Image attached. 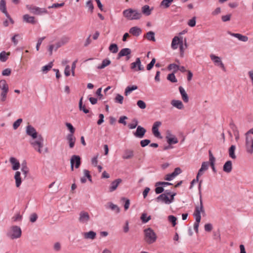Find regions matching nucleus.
Wrapping results in <instances>:
<instances>
[{"label":"nucleus","mask_w":253,"mask_h":253,"mask_svg":"<svg viewBox=\"0 0 253 253\" xmlns=\"http://www.w3.org/2000/svg\"><path fill=\"white\" fill-rule=\"evenodd\" d=\"M168 220L172 223L173 226H174L176 224V218L173 215H169L168 217Z\"/></svg>","instance_id":"50"},{"label":"nucleus","mask_w":253,"mask_h":253,"mask_svg":"<svg viewBox=\"0 0 253 253\" xmlns=\"http://www.w3.org/2000/svg\"><path fill=\"white\" fill-rule=\"evenodd\" d=\"M209 166V163L208 162H203L201 165V169L203 171H206L208 169Z\"/></svg>","instance_id":"61"},{"label":"nucleus","mask_w":253,"mask_h":253,"mask_svg":"<svg viewBox=\"0 0 253 253\" xmlns=\"http://www.w3.org/2000/svg\"><path fill=\"white\" fill-rule=\"evenodd\" d=\"M167 79L172 83H176L177 82L174 73L169 74L167 77Z\"/></svg>","instance_id":"48"},{"label":"nucleus","mask_w":253,"mask_h":253,"mask_svg":"<svg viewBox=\"0 0 253 253\" xmlns=\"http://www.w3.org/2000/svg\"><path fill=\"white\" fill-rule=\"evenodd\" d=\"M26 8L35 15H42L48 13L47 10L44 8H40L32 5H27Z\"/></svg>","instance_id":"5"},{"label":"nucleus","mask_w":253,"mask_h":253,"mask_svg":"<svg viewBox=\"0 0 253 253\" xmlns=\"http://www.w3.org/2000/svg\"><path fill=\"white\" fill-rule=\"evenodd\" d=\"M0 89L1 91H9V86L5 80H0Z\"/></svg>","instance_id":"33"},{"label":"nucleus","mask_w":253,"mask_h":253,"mask_svg":"<svg viewBox=\"0 0 253 253\" xmlns=\"http://www.w3.org/2000/svg\"><path fill=\"white\" fill-rule=\"evenodd\" d=\"M210 58L214 62L215 65L219 66L223 71H226L225 67L219 57L211 54L210 55Z\"/></svg>","instance_id":"10"},{"label":"nucleus","mask_w":253,"mask_h":253,"mask_svg":"<svg viewBox=\"0 0 253 253\" xmlns=\"http://www.w3.org/2000/svg\"><path fill=\"white\" fill-rule=\"evenodd\" d=\"M144 240L148 244L154 243L157 239V235L153 230L148 228L144 230Z\"/></svg>","instance_id":"3"},{"label":"nucleus","mask_w":253,"mask_h":253,"mask_svg":"<svg viewBox=\"0 0 253 253\" xmlns=\"http://www.w3.org/2000/svg\"><path fill=\"white\" fill-rule=\"evenodd\" d=\"M169 70H173L174 72L178 70V65L175 64H170L168 67Z\"/></svg>","instance_id":"58"},{"label":"nucleus","mask_w":253,"mask_h":253,"mask_svg":"<svg viewBox=\"0 0 253 253\" xmlns=\"http://www.w3.org/2000/svg\"><path fill=\"white\" fill-rule=\"evenodd\" d=\"M158 202H161L166 204H169V197L166 194H161L156 198Z\"/></svg>","instance_id":"20"},{"label":"nucleus","mask_w":253,"mask_h":253,"mask_svg":"<svg viewBox=\"0 0 253 253\" xmlns=\"http://www.w3.org/2000/svg\"><path fill=\"white\" fill-rule=\"evenodd\" d=\"M110 63H111V61L109 59H104L102 61L101 64L99 65L97 67V68L98 69H103V68H105L106 66L110 65Z\"/></svg>","instance_id":"38"},{"label":"nucleus","mask_w":253,"mask_h":253,"mask_svg":"<svg viewBox=\"0 0 253 253\" xmlns=\"http://www.w3.org/2000/svg\"><path fill=\"white\" fill-rule=\"evenodd\" d=\"M71 163V169L72 171L74 170V165L75 164V168L78 169L81 165V158L78 155H73L71 157L70 160Z\"/></svg>","instance_id":"8"},{"label":"nucleus","mask_w":253,"mask_h":253,"mask_svg":"<svg viewBox=\"0 0 253 253\" xmlns=\"http://www.w3.org/2000/svg\"><path fill=\"white\" fill-rule=\"evenodd\" d=\"M179 91L181 95L182 99L185 103H187L189 101V97L186 92L184 88L182 86L179 87Z\"/></svg>","instance_id":"21"},{"label":"nucleus","mask_w":253,"mask_h":253,"mask_svg":"<svg viewBox=\"0 0 253 253\" xmlns=\"http://www.w3.org/2000/svg\"><path fill=\"white\" fill-rule=\"evenodd\" d=\"M30 143L33 148L39 153H42V149L43 147V139L41 135H39L36 139H32Z\"/></svg>","instance_id":"2"},{"label":"nucleus","mask_w":253,"mask_h":253,"mask_svg":"<svg viewBox=\"0 0 253 253\" xmlns=\"http://www.w3.org/2000/svg\"><path fill=\"white\" fill-rule=\"evenodd\" d=\"M122 180L121 179H117L114 181H113L110 185L109 187V191L110 192H113L118 187L119 184L121 182Z\"/></svg>","instance_id":"27"},{"label":"nucleus","mask_w":253,"mask_h":253,"mask_svg":"<svg viewBox=\"0 0 253 253\" xmlns=\"http://www.w3.org/2000/svg\"><path fill=\"white\" fill-rule=\"evenodd\" d=\"M134 156V151L131 149H126L124 151L122 155V158L124 160L131 159Z\"/></svg>","instance_id":"16"},{"label":"nucleus","mask_w":253,"mask_h":253,"mask_svg":"<svg viewBox=\"0 0 253 253\" xmlns=\"http://www.w3.org/2000/svg\"><path fill=\"white\" fill-rule=\"evenodd\" d=\"M173 1V0H163L160 3V6L163 8H168Z\"/></svg>","instance_id":"35"},{"label":"nucleus","mask_w":253,"mask_h":253,"mask_svg":"<svg viewBox=\"0 0 253 253\" xmlns=\"http://www.w3.org/2000/svg\"><path fill=\"white\" fill-rule=\"evenodd\" d=\"M68 41H69V38H68L65 37V38H63L62 39V41L61 42H58L56 43L55 47V50H57L59 47L61 46L63 44H64L65 43L68 42Z\"/></svg>","instance_id":"41"},{"label":"nucleus","mask_w":253,"mask_h":253,"mask_svg":"<svg viewBox=\"0 0 253 253\" xmlns=\"http://www.w3.org/2000/svg\"><path fill=\"white\" fill-rule=\"evenodd\" d=\"M8 54L3 51L0 53V60L2 62H5L7 59Z\"/></svg>","instance_id":"47"},{"label":"nucleus","mask_w":253,"mask_h":253,"mask_svg":"<svg viewBox=\"0 0 253 253\" xmlns=\"http://www.w3.org/2000/svg\"><path fill=\"white\" fill-rule=\"evenodd\" d=\"M109 50L113 53H116L118 51V47L117 44L116 43H112L110 44L109 47Z\"/></svg>","instance_id":"43"},{"label":"nucleus","mask_w":253,"mask_h":253,"mask_svg":"<svg viewBox=\"0 0 253 253\" xmlns=\"http://www.w3.org/2000/svg\"><path fill=\"white\" fill-rule=\"evenodd\" d=\"M246 149L248 153L250 154L253 153V140L249 141L246 139Z\"/></svg>","instance_id":"31"},{"label":"nucleus","mask_w":253,"mask_h":253,"mask_svg":"<svg viewBox=\"0 0 253 253\" xmlns=\"http://www.w3.org/2000/svg\"><path fill=\"white\" fill-rule=\"evenodd\" d=\"M156 62L155 58H153L147 66V70H150L154 66L155 63Z\"/></svg>","instance_id":"62"},{"label":"nucleus","mask_w":253,"mask_h":253,"mask_svg":"<svg viewBox=\"0 0 253 253\" xmlns=\"http://www.w3.org/2000/svg\"><path fill=\"white\" fill-rule=\"evenodd\" d=\"M22 231L21 228L18 226H11L6 235L11 239L19 238L21 237Z\"/></svg>","instance_id":"4"},{"label":"nucleus","mask_w":253,"mask_h":253,"mask_svg":"<svg viewBox=\"0 0 253 253\" xmlns=\"http://www.w3.org/2000/svg\"><path fill=\"white\" fill-rule=\"evenodd\" d=\"M129 32L130 34H131L133 36H135V37H138L141 34L142 30L140 28H139L137 26H135V27H131L129 29Z\"/></svg>","instance_id":"19"},{"label":"nucleus","mask_w":253,"mask_h":253,"mask_svg":"<svg viewBox=\"0 0 253 253\" xmlns=\"http://www.w3.org/2000/svg\"><path fill=\"white\" fill-rule=\"evenodd\" d=\"M79 108L80 110L83 111L85 114L89 112V110L85 108L84 105H83V97L80 99L79 101Z\"/></svg>","instance_id":"45"},{"label":"nucleus","mask_w":253,"mask_h":253,"mask_svg":"<svg viewBox=\"0 0 253 253\" xmlns=\"http://www.w3.org/2000/svg\"><path fill=\"white\" fill-rule=\"evenodd\" d=\"M22 122V119H18L15 122H14L13 124V128L14 129H16L20 125L21 123Z\"/></svg>","instance_id":"52"},{"label":"nucleus","mask_w":253,"mask_h":253,"mask_svg":"<svg viewBox=\"0 0 253 253\" xmlns=\"http://www.w3.org/2000/svg\"><path fill=\"white\" fill-rule=\"evenodd\" d=\"M26 133L31 136L32 139H36L39 136L36 129L30 125H28L26 127Z\"/></svg>","instance_id":"12"},{"label":"nucleus","mask_w":253,"mask_h":253,"mask_svg":"<svg viewBox=\"0 0 253 253\" xmlns=\"http://www.w3.org/2000/svg\"><path fill=\"white\" fill-rule=\"evenodd\" d=\"M122 201H124L125 202V205H124V208L126 211L128 210V209L130 205V201L129 199H126L124 197L122 198Z\"/></svg>","instance_id":"55"},{"label":"nucleus","mask_w":253,"mask_h":253,"mask_svg":"<svg viewBox=\"0 0 253 253\" xmlns=\"http://www.w3.org/2000/svg\"><path fill=\"white\" fill-rule=\"evenodd\" d=\"M150 143V140L149 139H144L140 141V145L141 147H144L148 145Z\"/></svg>","instance_id":"64"},{"label":"nucleus","mask_w":253,"mask_h":253,"mask_svg":"<svg viewBox=\"0 0 253 253\" xmlns=\"http://www.w3.org/2000/svg\"><path fill=\"white\" fill-rule=\"evenodd\" d=\"M182 40V38H181V40L180 38L177 36H175L172 40L171 47L173 49H177L178 47V44L179 43H181V41Z\"/></svg>","instance_id":"22"},{"label":"nucleus","mask_w":253,"mask_h":253,"mask_svg":"<svg viewBox=\"0 0 253 253\" xmlns=\"http://www.w3.org/2000/svg\"><path fill=\"white\" fill-rule=\"evenodd\" d=\"M137 105L140 109H144L146 107L145 103L141 100H139L137 102Z\"/></svg>","instance_id":"56"},{"label":"nucleus","mask_w":253,"mask_h":253,"mask_svg":"<svg viewBox=\"0 0 253 253\" xmlns=\"http://www.w3.org/2000/svg\"><path fill=\"white\" fill-rule=\"evenodd\" d=\"M67 139L68 141L70 148H73L74 147L76 141V138L74 134H68L67 135Z\"/></svg>","instance_id":"24"},{"label":"nucleus","mask_w":253,"mask_h":253,"mask_svg":"<svg viewBox=\"0 0 253 253\" xmlns=\"http://www.w3.org/2000/svg\"><path fill=\"white\" fill-rule=\"evenodd\" d=\"M162 125V123L160 121L155 122L153 125L152 131L153 135L157 137L161 138V133L159 131V127Z\"/></svg>","instance_id":"11"},{"label":"nucleus","mask_w":253,"mask_h":253,"mask_svg":"<svg viewBox=\"0 0 253 253\" xmlns=\"http://www.w3.org/2000/svg\"><path fill=\"white\" fill-rule=\"evenodd\" d=\"M83 236L85 239H91L93 240L96 238V233L94 231H90L87 232H84Z\"/></svg>","instance_id":"23"},{"label":"nucleus","mask_w":253,"mask_h":253,"mask_svg":"<svg viewBox=\"0 0 253 253\" xmlns=\"http://www.w3.org/2000/svg\"><path fill=\"white\" fill-rule=\"evenodd\" d=\"M9 91H1L0 97V100L2 102H4L6 100L7 98V94L8 93Z\"/></svg>","instance_id":"49"},{"label":"nucleus","mask_w":253,"mask_h":253,"mask_svg":"<svg viewBox=\"0 0 253 253\" xmlns=\"http://www.w3.org/2000/svg\"><path fill=\"white\" fill-rule=\"evenodd\" d=\"M203 181L201 180L199 181V194H200V205L196 206L195 207V210L194 213H198L199 214H201V213H205V210L204 209V206L203 204V201H202V197L201 195V184Z\"/></svg>","instance_id":"6"},{"label":"nucleus","mask_w":253,"mask_h":253,"mask_svg":"<svg viewBox=\"0 0 253 253\" xmlns=\"http://www.w3.org/2000/svg\"><path fill=\"white\" fill-rule=\"evenodd\" d=\"M171 185H172V184L168 182H157L155 184V186H163L164 187Z\"/></svg>","instance_id":"60"},{"label":"nucleus","mask_w":253,"mask_h":253,"mask_svg":"<svg viewBox=\"0 0 253 253\" xmlns=\"http://www.w3.org/2000/svg\"><path fill=\"white\" fill-rule=\"evenodd\" d=\"M124 100V97L120 94H117L115 98H114V101L116 103H119L120 104H122L123 103Z\"/></svg>","instance_id":"42"},{"label":"nucleus","mask_w":253,"mask_h":253,"mask_svg":"<svg viewBox=\"0 0 253 253\" xmlns=\"http://www.w3.org/2000/svg\"><path fill=\"white\" fill-rule=\"evenodd\" d=\"M232 169V164L231 161H227L223 165V170L226 173H229Z\"/></svg>","instance_id":"26"},{"label":"nucleus","mask_w":253,"mask_h":253,"mask_svg":"<svg viewBox=\"0 0 253 253\" xmlns=\"http://www.w3.org/2000/svg\"><path fill=\"white\" fill-rule=\"evenodd\" d=\"M146 132V130L144 127L138 126L137 127L136 131L133 132V134L136 137L142 138L144 137Z\"/></svg>","instance_id":"14"},{"label":"nucleus","mask_w":253,"mask_h":253,"mask_svg":"<svg viewBox=\"0 0 253 253\" xmlns=\"http://www.w3.org/2000/svg\"><path fill=\"white\" fill-rule=\"evenodd\" d=\"M170 103L173 107L178 109L182 110L184 108V105L180 100L173 99L171 101Z\"/></svg>","instance_id":"18"},{"label":"nucleus","mask_w":253,"mask_h":253,"mask_svg":"<svg viewBox=\"0 0 253 253\" xmlns=\"http://www.w3.org/2000/svg\"><path fill=\"white\" fill-rule=\"evenodd\" d=\"M131 52V49L129 48H123L119 52L117 58L120 59L121 57L126 56L127 60H128L130 58V54Z\"/></svg>","instance_id":"13"},{"label":"nucleus","mask_w":253,"mask_h":253,"mask_svg":"<svg viewBox=\"0 0 253 253\" xmlns=\"http://www.w3.org/2000/svg\"><path fill=\"white\" fill-rule=\"evenodd\" d=\"M137 89V86L135 85H133L132 86H128L126 87L125 91V95L126 96H127L128 94L130 93L133 90H135Z\"/></svg>","instance_id":"37"},{"label":"nucleus","mask_w":253,"mask_h":253,"mask_svg":"<svg viewBox=\"0 0 253 253\" xmlns=\"http://www.w3.org/2000/svg\"><path fill=\"white\" fill-rule=\"evenodd\" d=\"M130 69L134 71H144V68L141 64L139 58H137L135 62L131 63Z\"/></svg>","instance_id":"9"},{"label":"nucleus","mask_w":253,"mask_h":253,"mask_svg":"<svg viewBox=\"0 0 253 253\" xmlns=\"http://www.w3.org/2000/svg\"><path fill=\"white\" fill-rule=\"evenodd\" d=\"M166 139L167 140L168 143L169 145L174 144L178 143L177 138L172 134H170L169 135H167L166 136Z\"/></svg>","instance_id":"25"},{"label":"nucleus","mask_w":253,"mask_h":253,"mask_svg":"<svg viewBox=\"0 0 253 253\" xmlns=\"http://www.w3.org/2000/svg\"><path fill=\"white\" fill-rule=\"evenodd\" d=\"M175 177L174 174L172 172L166 175L165 180L167 181H171Z\"/></svg>","instance_id":"57"},{"label":"nucleus","mask_w":253,"mask_h":253,"mask_svg":"<svg viewBox=\"0 0 253 253\" xmlns=\"http://www.w3.org/2000/svg\"><path fill=\"white\" fill-rule=\"evenodd\" d=\"M142 13L146 16H149L152 12L153 8H150L148 5H145L141 8Z\"/></svg>","instance_id":"30"},{"label":"nucleus","mask_w":253,"mask_h":253,"mask_svg":"<svg viewBox=\"0 0 253 253\" xmlns=\"http://www.w3.org/2000/svg\"><path fill=\"white\" fill-rule=\"evenodd\" d=\"M138 125V121L136 119H134L132 120V123L128 124V126L130 129L135 128Z\"/></svg>","instance_id":"53"},{"label":"nucleus","mask_w":253,"mask_h":253,"mask_svg":"<svg viewBox=\"0 0 253 253\" xmlns=\"http://www.w3.org/2000/svg\"><path fill=\"white\" fill-rule=\"evenodd\" d=\"M156 188H155V192L156 194H159L162 193L164 191V189L163 186H155Z\"/></svg>","instance_id":"59"},{"label":"nucleus","mask_w":253,"mask_h":253,"mask_svg":"<svg viewBox=\"0 0 253 253\" xmlns=\"http://www.w3.org/2000/svg\"><path fill=\"white\" fill-rule=\"evenodd\" d=\"M24 21L26 23H31L34 24L36 23V21L35 20V17L33 16H31L28 14H25L23 17Z\"/></svg>","instance_id":"29"},{"label":"nucleus","mask_w":253,"mask_h":253,"mask_svg":"<svg viewBox=\"0 0 253 253\" xmlns=\"http://www.w3.org/2000/svg\"><path fill=\"white\" fill-rule=\"evenodd\" d=\"M123 16L128 20H139L142 17V13L136 9L128 8L123 12Z\"/></svg>","instance_id":"1"},{"label":"nucleus","mask_w":253,"mask_h":253,"mask_svg":"<svg viewBox=\"0 0 253 253\" xmlns=\"http://www.w3.org/2000/svg\"><path fill=\"white\" fill-rule=\"evenodd\" d=\"M127 119V117H126L125 116H122L120 118V119L119 120V123L120 124H122L126 126V120Z\"/></svg>","instance_id":"63"},{"label":"nucleus","mask_w":253,"mask_h":253,"mask_svg":"<svg viewBox=\"0 0 253 253\" xmlns=\"http://www.w3.org/2000/svg\"><path fill=\"white\" fill-rule=\"evenodd\" d=\"M53 63L52 62H50L48 64L42 67V71L43 73H46L47 71H49L51 68L52 67Z\"/></svg>","instance_id":"46"},{"label":"nucleus","mask_w":253,"mask_h":253,"mask_svg":"<svg viewBox=\"0 0 253 253\" xmlns=\"http://www.w3.org/2000/svg\"><path fill=\"white\" fill-rule=\"evenodd\" d=\"M85 6L86 7L88 8V10L90 11V13L93 12L94 9V5L91 0H89L87 1H86Z\"/></svg>","instance_id":"40"},{"label":"nucleus","mask_w":253,"mask_h":253,"mask_svg":"<svg viewBox=\"0 0 253 253\" xmlns=\"http://www.w3.org/2000/svg\"><path fill=\"white\" fill-rule=\"evenodd\" d=\"M235 150L236 146L233 145H231L228 150L229 156L232 159H235L236 158V156L235 154Z\"/></svg>","instance_id":"36"},{"label":"nucleus","mask_w":253,"mask_h":253,"mask_svg":"<svg viewBox=\"0 0 253 253\" xmlns=\"http://www.w3.org/2000/svg\"><path fill=\"white\" fill-rule=\"evenodd\" d=\"M227 33L228 34L231 35V36L237 38L239 41L244 42H246L248 41V38L246 36L242 35L239 33H233L230 31H227Z\"/></svg>","instance_id":"15"},{"label":"nucleus","mask_w":253,"mask_h":253,"mask_svg":"<svg viewBox=\"0 0 253 253\" xmlns=\"http://www.w3.org/2000/svg\"><path fill=\"white\" fill-rule=\"evenodd\" d=\"M9 162L12 164V169L14 170L18 169L20 168V163L19 161L14 157H10Z\"/></svg>","instance_id":"17"},{"label":"nucleus","mask_w":253,"mask_h":253,"mask_svg":"<svg viewBox=\"0 0 253 253\" xmlns=\"http://www.w3.org/2000/svg\"><path fill=\"white\" fill-rule=\"evenodd\" d=\"M0 10L5 14L6 16H8V13L6 10V0H0Z\"/></svg>","instance_id":"28"},{"label":"nucleus","mask_w":253,"mask_h":253,"mask_svg":"<svg viewBox=\"0 0 253 253\" xmlns=\"http://www.w3.org/2000/svg\"><path fill=\"white\" fill-rule=\"evenodd\" d=\"M21 171H22L23 173L24 174L25 177H26L29 172V169L27 167L26 162L23 163L22 164Z\"/></svg>","instance_id":"44"},{"label":"nucleus","mask_w":253,"mask_h":253,"mask_svg":"<svg viewBox=\"0 0 253 253\" xmlns=\"http://www.w3.org/2000/svg\"><path fill=\"white\" fill-rule=\"evenodd\" d=\"M14 179L15 180L16 186L19 187L22 182L21 178V173L20 171H16L14 175Z\"/></svg>","instance_id":"34"},{"label":"nucleus","mask_w":253,"mask_h":253,"mask_svg":"<svg viewBox=\"0 0 253 253\" xmlns=\"http://www.w3.org/2000/svg\"><path fill=\"white\" fill-rule=\"evenodd\" d=\"M146 38L149 41H151L153 42H155L156 39L155 38V33L154 32L149 31L147 33Z\"/></svg>","instance_id":"39"},{"label":"nucleus","mask_w":253,"mask_h":253,"mask_svg":"<svg viewBox=\"0 0 253 253\" xmlns=\"http://www.w3.org/2000/svg\"><path fill=\"white\" fill-rule=\"evenodd\" d=\"M106 206L107 208L110 209L112 211H115L117 213L120 211V208L117 205L114 204L112 202L108 203Z\"/></svg>","instance_id":"32"},{"label":"nucleus","mask_w":253,"mask_h":253,"mask_svg":"<svg viewBox=\"0 0 253 253\" xmlns=\"http://www.w3.org/2000/svg\"><path fill=\"white\" fill-rule=\"evenodd\" d=\"M141 219L142 220L143 222L146 223L151 219V216H147L146 213H143L141 215Z\"/></svg>","instance_id":"51"},{"label":"nucleus","mask_w":253,"mask_h":253,"mask_svg":"<svg viewBox=\"0 0 253 253\" xmlns=\"http://www.w3.org/2000/svg\"><path fill=\"white\" fill-rule=\"evenodd\" d=\"M90 219V215L87 212L81 211L79 213L78 221L80 223L86 225L88 224Z\"/></svg>","instance_id":"7"},{"label":"nucleus","mask_w":253,"mask_h":253,"mask_svg":"<svg viewBox=\"0 0 253 253\" xmlns=\"http://www.w3.org/2000/svg\"><path fill=\"white\" fill-rule=\"evenodd\" d=\"M65 125L70 132L69 134H74L75 129L72 125L69 123H66Z\"/></svg>","instance_id":"54"}]
</instances>
